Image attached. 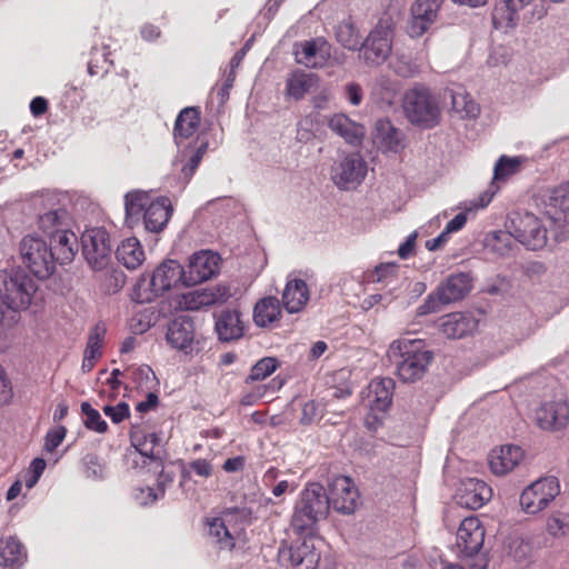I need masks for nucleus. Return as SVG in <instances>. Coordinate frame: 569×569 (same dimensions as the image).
<instances>
[{"instance_id": "f257e3e1", "label": "nucleus", "mask_w": 569, "mask_h": 569, "mask_svg": "<svg viewBox=\"0 0 569 569\" xmlns=\"http://www.w3.org/2000/svg\"><path fill=\"white\" fill-rule=\"evenodd\" d=\"M328 493L319 482L308 483L300 492L291 516L292 530L299 535H312L317 523L329 513Z\"/></svg>"}, {"instance_id": "f03ea898", "label": "nucleus", "mask_w": 569, "mask_h": 569, "mask_svg": "<svg viewBox=\"0 0 569 569\" xmlns=\"http://www.w3.org/2000/svg\"><path fill=\"white\" fill-rule=\"evenodd\" d=\"M388 356L397 363V373L405 382L421 379L433 359V353L427 349L423 340L408 338L393 341Z\"/></svg>"}, {"instance_id": "7ed1b4c3", "label": "nucleus", "mask_w": 569, "mask_h": 569, "mask_svg": "<svg viewBox=\"0 0 569 569\" xmlns=\"http://www.w3.org/2000/svg\"><path fill=\"white\" fill-rule=\"evenodd\" d=\"M37 291L33 278L20 267L0 270V300L7 310H26Z\"/></svg>"}, {"instance_id": "20e7f679", "label": "nucleus", "mask_w": 569, "mask_h": 569, "mask_svg": "<svg viewBox=\"0 0 569 569\" xmlns=\"http://www.w3.org/2000/svg\"><path fill=\"white\" fill-rule=\"evenodd\" d=\"M19 253L23 266L38 279L50 278L57 268V261L49 243L37 234L24 236L19 243Z\"/></svg>"}, {"instance_id": "39448f33", "label": "nucleus", "mask_w": 569, "mask_h": 569, "mask_svg": "<svg viewBox=\"0 0 569 569\" xmlns=\"http://www.w3.org/2000/svg\"><path fill=\"white\" fill-rule=\"evenodd\" d=\"M472 288V278L468 272H456L441 282L436 291L429 293L418 307V315L438 312L442 306L463 299Z\"/></svg>"}, {"instance_id": "423d86ee", "label": "nucleus", "mask_w": 569, "mask_h": 569, "mask_svg": "<svg viewBox=\"0 0 569 569\" xmlns=\"http://www.w3.org/2000/svg\"><path fill=\"white\" fill-rule=\"evenodd\" d=\"M403 111L411 123L423 129L433 128L440 119L438 101L425 87H415L405 94Z\"/></svg>"}, {"instance_id": "0eeeda50", "label": "nucleus", "mask_w": 569, "mask_h": 569, "mask_svg": "<svg viewBox=\"0 0 569 569\" xmlns=\"http://www.w3.org/2000/svg\"><path fill=\"white\" fill-rule=\"evenodd\" d=\"M184 268L177 260L163 261L148 280L139 281L138 288L143 290L141 302H150L177 284H184Z\"/></svg>"}, {"instance_id": "6e6552de", "label": "nucleus", "mask_w": 569, "mask_h": 569, "mask_svg": "<svg viewBox=\"0 0 569 569\" xmlns=\"http://www.w3.org/2000/svg\"><path fill=\"white\" fill-rule=\"evenodd\" d=\"M393 28L390 18H382L361 43L363 60L370 66H380L391 53Z\"/></svg>"}, {"instance_id": "1a4fd4ad", "label": "nucleus", "mask_w": 569, "mask_h": 569, "mask_svg": "<svg viewBox=\"0 0 569 569\" xmlns=\"http://www.w3.org/2000/svg\"><path fill=\"white\" fill-rule=\"evenodd\" d=\"M82 254L93 270L106 269L112 256V244L108 231L103 228L86 230L81 236Z\"/></svg>"}, {"instance_id": "9d476101", "label": "nucleus", "mask_w": 569, "mask_h": 569, "mask_svg": "<svg viewBox=\"0 0 569 569\" xmlns=\"http://www.w3.org/2000/svg\"><path fill=\"white\" fill-rule=\"evenodd\" d=\"M559 493V480L553 476L542 477L522 490L520 506L526 513L536 515L546 509Z\"/></svg>"}, {"instance_id": "9b49d317", "label": "nucleus", "mask_w": 569, "mask_h": 569, "mask_svg": "<svg viewBox=\"0 0 569 569\" xmlns=\"http://www.w3.org/2000/svg\"><path fill=\"white\" fill-rule=\"evenodd\" d=\"M515 240L529 250H539L548 242L547 223L542 222L533 213L525 212L516 214L510 221Z\"/></svg>"}, {"instance_id": "f8f14e48", "label": "nucleus", "mask_w": 569, "mask_h": 569, "mask_svg": "<svg viewBox=\"0 0 569 569\" xmlns=\"http://www.w3.org/2000/svg\"><path fill=\"white\" fill-rule=\"evenodd\" d=\"M367 163L359 153H348L337 160L330 170L333 183L341 190L355 189L367 176Z\"/></svg>"}, {"instance_id": "ddd939ff", "label": "nucleus", "mask_w": 569, "mask_h": 569, "mask_svg": "<svg viewBox=\"0 0 569 569\" xmlns=\"http://www.w3.org/2000/svg\"><path fill=\"white\" fill-rule=\"evenodd\" d=\"M328 500L329 508L342 515H351L358 506L359 491L350 477L338 476L329 485Z\"/></svg>"}, {"instance_id": "4468645a", "label": "nucleus", "mask_w": 569, "mask_h": 569, "mask_svg": "<svg viewBox=\"0 0 569 569\" xmlns=\"http://www.w3.org/2000/svg\"><path fill=\"white\" fill-rule=\"evenodd\" d=\"M219 261L220 257L210 250L193 253L184 268V286L191 287L209 280L218 272Z\"/></svg>"}, {"instance_id": "2eb2a0df", "label": "nucleus", "mask_w": 569, "mask_h": 569, "mask_svg": "<svg viewBox=\"0 0 569 569\" xmlns=\"http://www.w3.org/2000/svg\"><path fill=\"white\" fill-rule=\"evenodd\" d=\"M485 529L477 517L465 518L457 531V547L467 558L476 556L483 546Z\"/></svg>"}, {"instance_id": "dca6fc26", "label": "nucleus", "mask_w": 569, "mask_h": 569, "mask_svg": "<svg viewBox=\"0 0 569 569\" xmlns=\"http://www.w3.org/2000/svg\"><path fill=\"white\" fill-rule=\"evenodd\" d=\"M296 61L308 68H320L331 56V46L322 37L297 42L295 44Z\"/></svg>"}, {"instance_id": "f3484780", "label": "nucleus", "mask_w": 569, "mask_h": 569, "mask_svg": "<svg viewBox=\"0 0 569 569\" xmlns=\"http://www.w3.org/2000/svg\"><path fill=\"white\" fill-rule=\"evenodd\" d=\"M442 0H417L411 7V21L408 33L411 38H419L435 23Z\"/></svg>"}, {"instance_id": "a211bd4d", "label": "nucleus", "mask_w": 569, "mask_h": 569, "mask_svg": "<svg viewBox=\"0 0 569 569\" xmlns=\"http://www.w3.org/2000/svg\"><path fill=\"white\" fill-rule=\"evenodd\" d=\"M194 335L193 320L188 316H179L169 322L166 339L172 348L188 355L192 352Z\"/></svg>"}, {"instance_id": "6ab92c4d", "label": "nucleus", "mask_w": 569, "mask_h": 569, "mask_svg": "<svg viewBox=\"0 0 569 569\" xmlns=\"http://www.w3.org/2000/svg\"><path fill=\"white\" fill-rule=\"evenodd\" d=\"M232 296L231 289L226 284L196 289L182 296V305L187 310H199L216 303H223Z\"/></svg>"}, {"instance_id": "aec40b11", "label": "nucleus", "mask_w": 569, "mask_h": 569, "mask_svg": "<svg viewBox=\"0 0 569 569\" xmlns=\"http://www.w3.org/2000/svg\"><path fill=\"white\" fill-rule=\"evenodd\" d=\"M491 496V488L485 481L468 478L461 481L456 499L459 506L476 510L489 501Z\"/></svg>"}, {"instance_id": "412c9836", "label": "nucleus", "mask_w": 569, "mask_h": 569, "mask_svg": "<svg viewBox=\"0 0 569 569\" xmlns=\"http://www.w3.org/2000/svg\"><path fill=\"white\" fill-rule=\"evenodd\" d=\"M537 425L543 430H559L569 421V407L565 400L543 402L536 410Z\"/></svg>"}, {"instance_id": "4be33fe9", "label": "nucleus", "mask_w": 569, "mask_h": 569, "mask_svg": "<svg viewBox=\"0 0 569 569\" xmlns=\"http://www.w3.org/2000/svg\"><path fill=\"white\" fill-rule=\"evenodd\" d=\"M283 561H288L295 569H317L321 562L320 552L310 540L281 549L279 553Z\"/></svg>"}, {"instance_id": "5701e85b", "label": "nucleus", "mask_w": 569, "mask_h": 569, "mask_svg": "<svg viewBox=\"0 0 569 569\" xmlns=\"http://www.w3.org/2000/svg\"><path fill=\"white\" fill-rule=\"evenodd\" d=\"M438 327L448 339H461L476 331L478 320L469 312H451L439 319Z\"/></svg>"}, {"instance_id": "b1692460", "label": "nucleus", "mask_w": 569, "mask_h": 569, "mask_svg": "<svg viewBox=\"0 0 569 569\" xmlns=\"http://www.w3.org/2000/svg\"><path fill=\"white\" fill-rule=\"evenodd\" d=\"M40 201L47 210L39 214L38 226L44 233L52 237L57 230H63L68 211L59 204L56 196L42 198Z\"/></svg>"}, {"instance_id": "393cba45", "label": "nucleus", "mask_w": 569, "mask_h": 569, "mask_svg": "<svg viewBox=\"0 0 569 569\" xmlns=\"http://www.w3.org/2000/svg\"><path fill=\"white\" fill-rule=\"evenodd\" d=\"M236 515H239L241 518H248L250 511L247 508H227L223 510L222 517L214 518L209 522V536L214 538L222 549H232L234 547V539L227 528V522Z\"/></svg>"}, {"instance_id": "a878e982", "label": "nucleus", "mask_w": 569, "mask_h": 569, "mask_svg": "<svg viewBox=\"0 0 569 569\" xmlns=\"http://www.w3.org/2000/svg\"><path fill=\"white\" fill-rule=\"evenodd\" d=\"M130 441L136 450L150 461H161L163 449L161 439L154 432L146 433L140 426L133 425L130 430Z\"/></svg>"}, {"instance_id": "bb28decb", "label": "nucleus", "mask_w": 569, "mask_h": 569, "mask_svg": "<svg viewBox=\"0 0 569 569\" xmlns=\"http://www.w3.org/2000/svg\"><path fill=\"white\" fill-rule=\"evenodd\" d=\"M532 0H497L492 11V23L496 29H512L519 21V11Z\"/></svg>"}, {"instance_id": "cd10ccee", "label": "nucleus", "mask_w": 569, "mask_h": 569, "mask_svg": "<svg viewBox=\"0 0 569 569\" xmlns=\"http://www.w3.org/2000/svg\"><path fill=\"white\" fill-rule=\"evenodd\" d=\"M523 458V451L518 446L507 445L491 451L489 466L497 476H503L515 469Z\"/></svg>"}, {"instance_id": "c85d7f7f", "label": "nucleus", "mask_w": 569, "mask_h": 569, "mask_svg": "<svg viewBox=\"0 0 569 569\" xmlns=\"http://www.w3.org/2000/svg\"><path fill=\"white\" fill-rule=\"evenodd\" d=\"M214 330L219 340L229 342L238 340L243 336L244 327L237 310H222L214 315Z\"/></svg>"}, {"instance_id": "c756f323", "label": "nucleus", "mask_w": 569, "mask_h": 569, "mask_svg": "<svg viewBox=\"0 0 569 569\" xmlns=\"http://www.w3.org/2000/svg\"><path fill=\"white\" fill-rule=\"evenodd\" d=\"M172 213V207L168 198L160 197L146 208L143 213L144 229L158 233L167 226Z\"/></svg>"}, {"instance_id": "7c9ffc66", "label": "nucleus", "mask_w": 569, "mask_h": 569, "mask_svg": "<svg viewBox=\"0 0 569 569\" xmlns=\"http://www.w3.org/2000/svg\"><path fill=\"white\" fill-rule=\"evenodd\" d=\"M309 301V289L305 280L288 279L282 292V303L289 313H296L303 309Z\"/></svg>"}, {"instance_id": "2f4dec72", "label": "nucleus", "mask_w": 569, "mask_h": 569, "mask_svg": "<svg viewBox=\"0 0 569 569\" xmlns=\"http://www.w3.org/2000/svg\"><path fill=\"white\" fill-rule=\"evenodd\" d=\"M50 238L49 246L52 248L53 257L59 264L69 263L73 260L76 254V247L78 243L77 236L67 230H57Z\"/></svg>"}, {"instance_id": "473e14b6", "label": "nucleus", "mask_w": 569, "mask_h": 569, "mask_svg": "<svg viewBox=\"0 0 569 569\" xmlns=\"http://www.w3.org/2000/svg\"><path fill=\"white\" fill-rule=\"evenodd\" d=\"M395 381L391 378H377L369 385V402L373 411L385 412L391 405Z\"/></svg>"}, {"instance_id": "72a5a7b5", "label": "nucleus", "mask_w": 569, "mask_h": 569, "mask_svg": "<svg viewBox=\"0 0 569 569\" xmlns=\"http://www.w3.org/2000/svg\"><path fill=\"white\" fill-rule=\"evenodd\" d=\"M328 127L350 144L360 143L365 136V128L343 113L332 116L328 122Z\"/></svg>"}, {"instance_id": "f704fd0d", "label": "nucleus", "mask_w": 569, "mask_h": 569, "mask_svg": "<svg viewBox=\"0 0 569 569\" xmlns=\"http://www.w3.org/2000/svg\"><path fill=\"white\" fill-rule=\"evenodd\" d=\"M27 552L23 545L12 536L0 539V566L16 569L23 565Z\"/></svg>"}, {"instance_id": "c9c22d12", "label": "nucleus", "mask_w": 569, "mask_h": 569, "mask_svg": "<svg viewBox=\"0 0 569 569\" xmlns=\"http://www.w3.org/2000/svg\"><path fill=\"white\" fill-rule=\"evenodd\" d=\"M281 316L280 302L276 297L260 299L253 308V322L260 328H266L278 321Z\"/></svg>"}, {"instance_id": "e433bc0d", "label": "nucleus", "mask_w": 569, "mask_h": 569, "mask_svg": "<svg viewBox=\"0 0 569 569\" xmlns=\"http://www.w3.org/2000/svg\"><path fill=\"white\" fill-rule=\"evenodd\" d=\"M200 124V112L198 108L187 107L178 114L174 128L173 137L177 143L179 140L190 138Z\"/></svg>"}, {"instance_id": "4c0bfd02", "label": "nucleus", "mask_w": 569, "mask_h": 569, "mask_svg": "<svg viewBox=\"0 0 569 569\" xmlns=\"http://www.w3.org/2000/svg\"><path fill=\"white\" fill-rule=\"evenodd\" d=\"M116 257L126 268L133 270L143 262L144 252L139 240L132 237L123 240L117 247Z\"/></svg>"}, {"instance_id": "58836bf2", "label": "nucleus", "mask_w": 569, "mask_h": 569, "mask_svg": "<svg viewBox=\"0 0 569 569\" xmlns=\"http://www.w3.org/2000/svg\"><path fill=\"white\" fill-rule=\"evenodd\" d=\"M318 83V77L301 70L293 71L287 79L286 92L295 100H300Z\"/></svg>"}, {"instance_id": "ea45409f", "label": "nucleus", "mask_w": 569, "mask_h": 569, "mask_svg": "<svg viewBox=\"0 0 569 569\" xmlns=\"http://www.w3.org/2000/svg\"><path fill=\"white\" fill-rule=\"evenodd\" d=\"M403 133L387 119L376 123V140L388 151H398L403 147Z\"/></svg>"}, {"instance_id": "a19ab883", "label": "nucleus", "mask_w": 569, "mask_h": 569, "mask_svg": "<svg viewBox=\"0 0 569 569\" xmlns=\"http://www.w3.org/2000/svg\"><path fill=\"white\" fill-rule=\"evenodd\" d=\"M150 202L149 196L142 191H131L124 196L126 222L130 228L139 222Z\"/></svg>"}, {"instance_id": "79ce46f5", "label": "nucleus", "mask_w": 569, "mask_h": 569, "mask_svg": "<svg viewBox=\"0 0 569 569\" xmlns=\"http://www.w3.org/2000/svg\"><path fill=\"white\" fill-rule=\"evenodd\" d=\"M515 236L512 234L511 224L507 231H496L487 239V248L499 257H507L512 251Z\"/></svg>"}, {"instance_id": "37998d69", "label": "nucleus", "mask_w": 569, "mask_h": 569, "mask_svg": "<svg viewBox=\"0 0 569 569\" xmlns=\"http://www.w3.org/2000/svg\"><path fill=\"white\" fill-rule=\"evenodd\" d=\"M336 39L343 48L351 51L360 49L362 43L358 30L350 21H343L338 24L336 29Z\"/></svg>"}, {"instance_id": "c03bdc74", "label": "nucleus", "mask_w": 569, "mask_h": 569, "mask_svg": "<svg viewBox=\"0 0 569 569\" xmlns=\"http://www.w3.org/2000/svg\"><path fill=\"white\" fill-rule=\"evenodd\" d=\"M398 90V83L386 76L377 78L372 87L373 93L388 104L392 103Z\"/></svg>"}, {"instance_id": "a18cd8bd", "label": "nucleus", "mask_w": 569, "mask_h": 569, "mask_svg": "<svg viewBox=\"0 0 569 569\" xmlns=\"http://www.w3.org/2000/svg\"><path fill=\"white\" fill-rule=\"evenodd\" d=\"M547 531L555 538L565 537L569 533V513L556 511L547 520Z\"/></svg>"}, {"instance_id": "49530a36", "label": "nucleus", "mask_w": 569, "mask_h": 569, "mask_svg": "<svg viewBox=\"0 0 569 569\" xmlns=\"http://www.w3.org/2000/svg\"><path fill=\"white\" fill-rule=\"evenodd\" d=\"M104 333H106V328L103 325L98 323L93 327V329L91 330V332L89 335V339H88L83 356L94 359V360H97L101 357V355H102L101 347H102Z\"/></svg>"}, {"instance_id": "de8ad7c7", "label": "nucleus", "mask_w": 569, "mask_h": 569, "mask_svg": "<svg viewBox=\"0 0 569 569\" xmlns=\"http://www.w3.org/2000/svg\"><path fill=\"white\" fill-rule=\"evenodd\" d=\"M278 360L274 357H264L260 359L250 370L247 381H260L276 371Z\"/></svg>"}, {"instance_id": "09e8293b", "label": "nucleus", "mask_w": 569, "mask_h": 569, "mask_svg": "<svg viewBox=\"0 0 569 569\" xmlns=\"http://www.w3.org/2000/svg\"><path fill=\"white\" fill-rule=\"evenodd\" d=\"M519 157L501 156L496 162L493 170V180H503L507 177L516 173L520 166Z\"/></svg>"}, {"instance_id": "8fccbe9b", "label": "nucleus", "mask_w": 569, "mask_h": 569, "mask_svg": "<svg viewBox=\"0 0 569 569\" xmlns=\"http://www.w3.org/2000/svg\"><path fill=\"white\" fill-rule=\"evenodd\" d=\"M81 411L86 417L83 423L88 429L97 431L99 433H103L107 431V422L101 418L99 411L92 408L89 402L81 403Z\"/></svg>"}, {"instance_id": "3c124183", "label": "nucleus", "mask_w": 569, "mask_h": 569, "mask_svg": "<svg viewBox=\"0 0 569 569\" xmlns=\"http://www.w3.org/2000/svg\"><path fill=\"white\" fill-rule=\"evenodd\" d=\"M390 68L402 78H411L419 73V67L406 54H397L390 61Z\"/></svg>"}, {"instance_id": "603ef678", "label": "nucleus", "mask_w": 569, "mask_h": 569, "mask_svg": "<svg viewBox=\"0 0 569 569\" xmlns=\"http://www.w3.org/2000/svg\"><path fill=\"white\" fill-rule=\"evenodd\" d=\"M452 108L462 117L476 118L479 113L478 104L462 93H453L451 96Z\"/></svg>"}, {"instance_id": "864d4df0", "label": "nucleus", "mask_w": 569, "mask_h": 569, "mask_svg": "<svg viewBox=\"0 0 569 569\" xmlns=\"http://www.w3.org/2000/svg\"><path fill=\"white\" fill-rule=\"evenodd\" d=\"M549 204L558 208L565 216L569 218V182L555 189L549 198Z\"/></svg>"}, {"instance_id": "5fc2aeb1", "label": "nucleus", "mask_w": 569, "mask_h": 569, "mask_svg": "<svg viewBox=\"0 0 569 569\" xmlns=\"http://www.w3.org/2000/svg\"><path fill=\"white\" fill-rule=\"evenodd\" d=\"M398 271V266L396 263H385L376 267L372 276V282H385L386 286L392 284L396 280V272Z\"/></svg>"}, {"instance_id": "6e6d98bb", "label": "nucleus", "mask_w": 569, "mask_h": 569, "mask_svg": "<svg viewBox=\"0 0 569 569\" xmlns=\"http://www.w3.org/2000/svg\"><path fill=\"white\" fill-rule=\"evenodd\" d=\"M321 419V411L319 408V405L315 402L313 400L308 401L303 405L301 417H300V423L302 426H310L315 423L316 421H319Z\"/></svg>"}, {"instance_id": "4d7b16f0", "label": "nucleus", "mask_w": 569, "mask_h": 569, "mask_svg": "<svg viewBox=\"0 0 569 569\" xmlns=\"http://www.w3.org/2000/svg\"><path fill=\"white\" fill-rule=\"evenodd\" d=\"M103 412L114 423H120L130 416V409L127 402H119L117 406H106Z\"/></svg>"}, {"instance_id": "13d9d810", "label": "nucleus", "mask_w": 569, "mask_h": 569, "mask_svg": "<svg viewBox=\"0 0 569 569\" xmlns=\"http://www.w3.org/2000/svg\"><path fill=\"white\" fill-rule=\"evenodd\" d=\"M67 430L64 427H58L56 429L49 430L44 439V449L49 452L54 451L64 439Z\"/></svg>"}, {"instance_id": "bf43d9fd", "label": "nucleus", "mask_w": 569, "mask_h": 569, "mask_svg": "<svg viewBox=\"0 0 569 569\" xmlns=\"http://www.w3.org/2000/svg\"><path fill=\"white\" fill-rule=\"evenodd\" d=\"M159 491H160V495L154 489H152L150 487L140 488L137 491L134 497H136V500L141 506H148V505L156 502L160 496L162 497L164 495V488L162 485H160Z\"/></svg>"}, {"instance_id": "052dcab7", "label": "nucleus", "mask_w": 569, "mask_h": 569, "mask_svg": "<svg viewBox=\"0 0 569 569\" xmlns=\"http://www.w3.org/2000/svg\"><path fill=\"white\" fill-rule=\"evenodd\" d=\"M86 466V475L88 478L101 479L103 477V466L99 462L94 455H87L83 459Z\"/></svg>"}, {"instance_id": "680f3d73", "label": "nucleus", "mask_w": 569, "mask_h": 569, "mask_svg": "<svg viewBox=\"0 0 569 569\" xmlns=\"http://www.w3.org/2000/svg\"><path fill=\"white\" fill-rule=\"evenodd\" d=\"M126 283V276L120 270H113L106 277L104 287L108 292H118Z\"/></svg>"}, {"instance_id": "e2e57ef3", "label": "nucleus", "mask_w": 569, "mask_h": 569, "mask_svg": "<svg viewBox=\"0 0 569 569\" xmlns=\"http://www.w3.org/2000/svg\"><path fill=\"white\" fill-rule=\"evenodd\" d=\"M190 470L200 477L208 478L212 473V466L206 459H196L189 463Z\"/></svg>"}, {"instance_id": "0e129e2a", "label": "nucleus", "mask_w": 569, "mask_h": 569, "mask_svg": "<svg viewBox=\"0 0 569 569\" xmlns=\"http://www.w3.org/2000/svg\"><path fill=\"white\" fill-rule=\"evenodd\" d=\"M417 237V231H413L407 237L406 241L399 246L398 254L401 259H407L410 257L413 251Z\"/></svg>"}, {"instance_id": "69168bd1", "label": "nucleus", "mask_w": 569, "mask_h": 569, "mask_svg": "<svg viewBox=\"0 0 569 569\" xmlns=\"http://www.w3.org/2000/svg\"><path fill=\"white\" fill-rule=\"evenodd\" d=\"M12 397L10 382L3 369L0 367V403H7Z\"/></svg>"}, {"instance_id": "338daca9", "label": "nucleus", "mask_w": 569, "mask_h": 569, "mask_svg": "<svg viewBox=\"0 0 569 569\" xmlns=\"http://www.w3.org/2000/svg\"><path fill=\"white\" fill-rule=\"evenodd\" d=\"M347 99L352 106L360 104L362 100V89L357 83H349L346 87Z\"/></svg>"}, {"instance_id": "774afa93", "label": "nucleus", "mask_w": 569, "mask_h": 569, "mask_svg": "<svg viewBox=\"0 0 569 569\" xmlns=\"http://www.w3.org/2000/svg\"><path fill=\"white\" fill-rule=\"evenodd\" d=\"M467 222V213L460 212L455 218H452L446 226L445 231L450 234L452 232H457L463 228Z\"/></svg>"}]
</instances>
